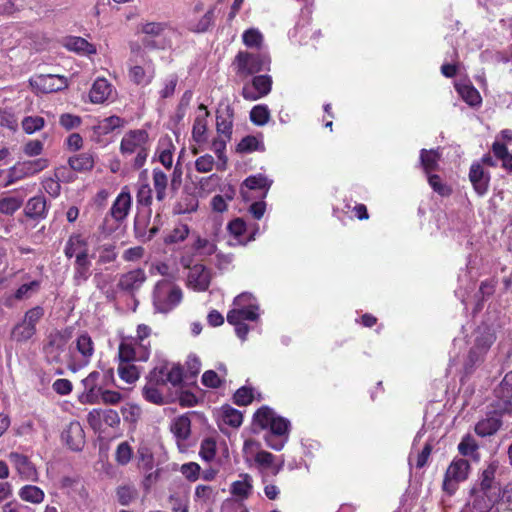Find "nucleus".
<instances>
[{"instance_id": "338daca9", "label": "nucleus", "mask_w": 512, "mask_h": 512, "mask_svg": "<svg viewBox=\"0 0 512 512\" xmlns=\"http://www.w3.org/2000/svg\"><path fill=\"white\" fill-rule=\"evenodd\" d=\"M0 125L11 131H16L18 127L17 118L10 109H0Z\"/></svg>"}, {"instance_id": "774afa93", "label": "nucleus", "mask_w": 512, "mask_h": 512, "mask_svg": "<svg viewBox=\"0 0 512 512\" xmlns=\"http://www.w3.org/2000/svg\"><path fill=\"white\" fill-rule=\"evenodd\" d=\"M194 249L201 255H212L216 251V245L209 239L198 237L194 243Z\"/></svg>"}, {"instance_id": "0eeeda50", "label": "nucleus", "mask_w": 512, "mask_h": 512, "mask_svg": "<svg viewBox=\"0 0 512 512\" xmlns=\"http://www.w3.org/2000/svg\"><path fill=\"white\" fill-rule=\"evenodd\" d=\"M209 116L210 113L204 104L198 106L191 131V152L197 155L201 152L209 138Z\"/></svg>"}, {"instance_id": "c85d7f7f", "label": "nucleus", "mask_w": 512, "mask_h": 512, "mask_svg": "<svg viewBox=\"0 0 512 512\" xmlns=\"http://www.w3.org/2000/svg\"><path fill=\"white\" fill-rule=\"evenodd\" d=\"M455 88L460 97L470 106H479L482 98L478 90L469 82H457Z\"/></svg>"}, {"instance_id": "5701e85b", "label": "nucleus", "mask_w": 512, "mask_h": 512, "mask_svg": "<svg viewBox=\"0 0 512 512\" xmlns=\"http://www.w3.org/2000/svg\"><path fill=\"white\" fill-rule=\"evenodd\" d=\"M132 197L127 186L123 187L121 192L116 197L110 209L111 216L116 221L124 220L131 209Z\"/></svg>"}, {"instance_id": "79ce46f5", "label": "nucleus", "mask_w": 512, "mask_h": 512, "mask_svg": "<svg viewBox=\"0 0 512 512\" xmlns=\"http://www.w3.org/2000/svg\"><path fill=\"white\" fill-rule=\"evenodd\" d=\"M24 198L18 195H5L0 198V213L13 215L23 204Z\"/></svg>"}, {"instance_id": "a19ab883", "label": "nucleus", "mask_w": 512, "mask_h": 512, "mask_svg": "<svg viewBox=\"0 0 512 512\" xmlns=\"http://www.w3.org/2000/svg\"><path fill=\"white\" fill-rule=\"evenodd\" d=\"M273 181L264 174H255L247 177L243 182V185L250 190H263L264 196L270 189Z\"/></svg>"}, {"instance_id": "f257e3e1", "label": "nucleus", "mask_w": 512, "mask_h": 512, "mask_svg": "<svg viewBox=\"0 0 512 512\" xmlns=\"http://www.w3.org/2000/svg\"><path fill=\"white\" fill-rule=\"evenodd\" d=\"M253 419L256 426L267 430L264 435L266 445L275 451L282 450L289 439L290 421L268 406L259 408Z\"/></svg>"}, {"instance_id": "72a5a7b5", "label": "nucleus", "mask_w": 512, "mask_h": 512, "mask_svg": "<svg viewBox=\"0 0 512 512\" xmlns=\"http://www.w3.org/2000/svg\"><path fill=\"white\" fill-rule=\"evenodd\" d=\"M496 469L497 466L495 464L488 465V467L484 469L482 473L479 485L475 488L485 491H493L495 489L496 492L501 493V487L494 480Z\"/></svg>"}, {"instance_id": "cd10ccee", "label": "nucleus", "mask_w": 512, "mask_h": 512, "mask_svg": "<svg viewBox=\"0 0 512 512\" xmlns=\"http://www.w3.org/2000/svg\"><path fill=\"white\" fill-rule=\"evenodd\" d=\"M63 437L72 450H80L84 444V431L79 422H71Z\"/></svg>"}, {"instance_id": "0e129e2a", "label": "nucleus", "mask_w": 512, "mask_h": 512, "mask_svg": "<svg viewBox=\"0 0 512 512\" xmlns=\"http://www.w3.org/2000/svg\"><path fill=\"white\" fill-rule=\"evenodd\" d=\"M201 467L196 462H188L180 467L181 474L191 482H195L200 477Z\"/></svg>"}, {"instance_id": "1a4fd4ad", "label": "nucleus", "mask_w": 512, "mask_h": 512, "mask_svg": "<svg viewBox=\"0 0 512 512\" xmlns=\"http://www.w3.org/2000/svg\"><path fill=\"white\" fill-rule=\"evenodd\" d=\"M44 316V309L35 306L25 312L23 319L11 330V337L16 342H26L36 334V325Z\"/></svg>"}, {"instance_id": "ea45409f", "label": "nucleus", "mask_w": 512, "mask_h": 512, "mask_svg": "<svg viewBox=\"0 0 512 512\" xmlns=\"http://www.w3.org/2000/svg\"><path fill=\"white\" fill-rule=\"evenodd\" d=\"M240 480H237L231 485V493L240 498H248L252 492V477L248 474L240 475Z\"/></svg>"}, {"instance_id": "39448f33", "label": "nucleus", "mask_w": 512, "mask_h": 512, "mask_svg": "<svg viewBox=\"0 0 512 512\" xmlns=\"http://www.w3.org/2000/svg\"><path fill=\"white\" fill-rule=\"evenodd\" d=\"M259 305L255 297L248 292L238 295L233 308L227 313L228 323H238L239 319L256 321L259 318Z\"/></svg>"}, {"instance_id": "37998d69", "label": "nucleus", "mask_w": 512, "mask_h": 512, "mask_svg": "<svg viewBox=\"0 0 512 512\" xmlns=\"http://www.w3.org/2000/svg\"><path fill=\"white\" fill-rule=\"evenodd\" d=\"M231 138L218 135L216 138L212 140L211 149L216 154L219 164L217 166L218 169H225L227 163V157L225 155L227 142L230 141Z\"/></svg>"}, {"instance_id": "3c124183", "label": "nucleus", "mask_w": 512, "mask_h": 512, "mask_svg": "<svg viewBox=\"0 0 512 512\" xmlns=\"http://www.w3.org/2000/svg\"><path fill=\"white\" fill-rule=\"evenodd\" d=\"M237 150L239 152L249 153L253 151H263L264 144L261 138L256 136H246L238 144Z\"/></svg>"}, {"instance_id": "c9c22d12", "label": "nucleus", "mask_w": 512, "mask_h": 512, "mask_svg": "<svg viewBox=\"0 0 512 512\" xmlns=\"http://www.w3.org/2000/svg\"><path fill=\"white\" fill-rule=\"evenodd\" d=\"M219 422L220 425H227L232 428H238L243 422V416L240 411L226 406L221 409Z\"/></svg>"}, {"instance_id": "13d9d810", "label": "nucleus", "mask_w": 512, "mask_h": 512, "mask_svg": "<svg viewBox=\"0 0 512 512\" xmlns=\"http://www.w3.org/2000/svg\"><path fill=\"white\" fill-rule=\"evenodd\" d=\"M243 43L249 48H260L263 42V35L258 29L250 28L242 35Z\"/></svg>"}, {"instance_id": "7c9ffc66", "label": "nucleus", "mask_w": 512, "mask_h": 512, "mask_svg": "<svg viewBox=\"0 0 512 512\" xmlns=\"http://www.w3.org/2000/svg\"><path fill=\"white\" fill-rule=\"evenodd\" d=\"M217 494L212 486L200 484L195 487L194 501L201 507L210 506L215 502Z\"/></svg>"}, {"instance_id": "412c9836", "label": "nucleus", "mask_w": 512, "mask_h": 512, "mask_svg": "<svg viewBox=\"0 0 512 512\" xmlns=\"http://www.w3.org/2000/svg\"><path fill=\"white\" fill-rule=\"evenodd\" d=\"M155 76V69L150 60L143 58L142 64H133L129 69V78L137 85H148Z\"/></svg>"}, {"instance_id": "f8f14e48", "label": "nucleus", "mask_w": 512, "mask_h": 512, "mask_svg": "<svg viewBox=\"0 0 512 512\" xmlns=\"http://www.w3.org/2000/svg\"><path fill=\"white\" fill-rule=\"evenodd\" d=\"M501 493L473 488L462 512H489L496 504Z\"/></svg>"}, {"instance_id": "49530a36", "label": "nucleus", "mask_w": 512, "mask_h": 512, "mask_svg": "<svg viewBox=\"0 0 512 512\" xmlns=\"http://www.w3.org/2000/svg\"><path fill=\"white\" fill-rule=\"evenodd\" d=\"M90 276V261L88 256L75 259L74 280L79 285L85 282Z\"/></svg>"}, {"instance_id": "4468645a", "label": "nucleus", "mask_w": 512, "mask_h": 512, "mask_svg": "<svg viewBox=\"0 0 512 512\" xmlns=\"http://www.w3.org/2000/svg\"><path fill=\"white\" fill-rule=\"evenodd\" d=\"M212 271L202 264L190 267L186 277V286L195 292H205L212 281Z\"/></svg>"}, {"instance_id": "f704fd0d", "label": "nucleus", "mask_w": 512, "mask_h": 512, "mask_svg": "<svg viewBox=\"0 0 512 512\" xmlns=\"http://www.w3.org/2000/svg\"><path fill=\"white\" fill-rule=\"evenodd\" d=\"M126 125V121L116 115L109 116L99 121L98 125L95 126V132L99 135H107L116 129L123 128Z\"/></svg>"}, {"instance_id": "4c0bfd02", "label": "nucleus", "mask_w": 512, "mask_h": 512, "mask_svg": "<svg viewBox=\"0 0 512 512\" xmlns=\"http://www.w3.org/2000/svg\"><path fill=\"white\" fill-rule=\"evenodd\" d=\"M191 422L187 416L175 418L170 426L171 432L178 441L186 440L190 435Z\"/></svg>"}, {"instance_id": "8fccbe9b", "label": "nucleus", "mask_w": 512, "mask_h": 512, "mask_svg": "<svg viewBox=\"0 0 512 512\" xmlns=\"http://www.w3.org/2000/svg\"><path fill=\"white\" fill-rule=\"evenodd\" d=\"M439 158L440 155L437 150H421L420 161L427 174L436 169Z\"/></svg>"}, {"instance_id": "de8ad7c7", "label": "nucleus", "mask_w": 512, "mask_h": 512, "mask_svg": "<svg viewBox=\"0 0 512 512\" xmlns=\"http://www.w3.org/2000/svg\"><path fill=\"white\" fill-rule=\"evenodd\" d=\"M161 220L160 216H156L153 222V226L146 232L145 226H141L140 221H136L134 228L136 237L142 241H150L160 230Z\"/></svg>"}, {"instance_id": "aec40b11", "label": "nucleus", "mask_w": 512, "mask_h": 512, "mask_svg": "<svg viewBox=\"0 0 512 512\" xmlns=\"http://www.w3.org/2000/svg\"><path fill=\"white\" fill-rule=\"evenodd\" d=\"M146 279L147 277L144 270L134 269L120 275L117 287L123 292L134 293L141 288Z\"/></svg>"}, {"instance_id": "6e6552de", "label": "nucleus", "mask_w": 512, "mask_h": 512, "mask_svg": "<svg viewBox=\"0 0 512 512\" xmlns=\"http://www.w3.org/2000/svg\"><path fill=\"white\" fill-rule=\"evenodd\" d=\"M270 57L264 53L239 52L235 58L237 74L249 76L270 69Z\"/></svg>"}, {"instance_id": "2f4dec72", "label": "nucleus", "mask_w": 512, "mask_h": 512, "mask_svg": "<svg viewBox=\"0 0 512 512\" xmlns=\"http://www.w3.org/2000/svg\"><path fill=\"white\" fill-rule=\"evenodd\" d=\"M153 188L156 194V199L162 202L167 195L168 176L159 168L152 170Z\"/></svg>"}, {"instance_id": "864d4df0", "label": "nucleus", "mask_w": 512, "mask_h": 512, "mask_svg": "<svg viewBox=\"0 0 512 512\" xmlns=\"http://www.w3.org/2000/svg\"><path fill=\"white\" fill-rule=\"evenodd\" d=\"M70 167L75 171H86L90 170L94 161L89 154H80L69 159Z\"/></svg>"}, {"instance_id": "69168bd1", "label": "nucleus", "mask_w": 512, "mask_h": 512, "mask_svg": "<svg viewBox=\"0 0 512 512\" xmlns=\"http://www.w3.org/2000/svg\"><path fill=\"white\" fill-rule=\"evenodd\" d=\"M214 166L215 160L210 154L201 155L195 160V169L199 173H209L214 169Z\"/></svg>"}, {"instance_id": "a18cd8bd", "label": "nucleus", "mask_w": 512, "mask_h": 512, "mask_svg": "<svg viewBox=\"0 0 512 512\" xmlns=\"http://www.w3.org/2000/svg\"><path fill=\"white\" fill-rule=\"evenodd\" d=\"M31 173L26 161L18 162L8 171V179L5 186H9L19 180L30 177Z\"/></svg>"}, {"instance_id": "9b49d317", "label": "nucleus", "mask_w": 512, "mask_h": 512, "mask_svg": "<svg viewBox=\"0 0 512 512\" xmlns=\"http://www.w3.org/2000/svg\"><path fill=\"white\" fill-rule=\"evenodd\" d=\"M150 356V343L139 342L133 337H125L119 345V359L124 361L145 362Z\"/></svg>"}, {"instance_id": "052dcab7", "label": "nucleus", "mask_w": 512, "mask_h": 512, "mask_svg": "<svg viewBox=\"0 0 512 512\" xmlns=\"http://www.w3.org/2000/svg\"><path fill=\"white\" fill-rule=\"evenodd\" d=\"M40 288V282L33 280L29 283L22 284L16 291L15 295L18 301L30 298Z\"/></svg>"}, {"instance_id": "5fc2aeb1", "label": "nucleus", "mask_w": 512, "mask_h": 512, "mask_svg": "<svg viewBox=\"0 0 512 512\" xmlns=\"http://www.w3.org/2000/svg\"><path fill=\"white\" fill-rule=\"evenodd\" d=\"M251 121L258 126H263L270 119V111L266 105H256L250 112Z\"/></svg>"}, {"instance_id": "6ab92c4d", "label": "nucleus", "mask_w": 512, "mask_h": 512, "mask_svg": "<svg viewBox=\"0 0 512 512\" xmlns=\"http://www.w3.org/2000/svg\"><path fill=\"white\" fill-rule=\"evenodd\" d=\"M99 371H92L89 375L82 380L84 391L79 395L78 400L82 404H97L99 403Z\"/></svg>"}, {"instance_id": "20e7f679", "label": "nucleus", "mask_w": 512, "mask_h": 512, "mask_svg": "<svg viewBox=\"0 0 512 512\" xmlns=\"http://www.w3.org/2000/svg\"><path fill=\"white\" fill-rule=\"evenodd\" d=\"M183 298L181 288L172 280H161L155 285L153 292V304L161 313L173 310Z\"/></svg>"}, {"instance_id": "f03ea898", "label": "nucleus", "mask_w": 512, "mask_h": 512, "mask_svg": "<svg viewBox=\"0 0 512 512\" xmlns=\"http://www.w3.org/2000/svg\"><path fill=\"white\" fill-rule=\"evenodd\" d=\"M151 141L144 129L127 131L120 141V153L123 158L129 159L136 169L141 168L147 161Z\"/></svg>"}, {"instance_id": "f3484780", "label": "nucleus", "mask_w": 512, "mask_h": 512, "mask_svg": "<svg viewBox=\"0 0 512 512\" xmlns=\"http://www.w3.org/2000/svg\"><path fill=\"white\" fill-rule=\"evenodd\" d=\"M8 459L22 480L31 482L38 481L39 473L35 465L26 455L18 452H11L8 455Z\"/></svg>"}, {"instance_id": "c756f323", "label": "nucleus", "mask_w": 512, "mask_h": 512, "mask_svg": "<svg viewBox=\"0 0 512 512\" xmlns=\"http://www.w3.org/2000/svg\"><path fill=\"white\" fill-rule=\"evenodd\" d=\"M174 150L175 147L171 138L162 137L159 139L157 146L158 160L166 169H170L172 167Z\"/></svg>"}, {"instance_id": "e2e57ef3", "label": "nucleus", "mask_w": 512, "mask_h": 512, "mask_svg": "<svg viewBox=\"0 0 512 512\" xmlns=\"http://www.w3.org/2000/svg\"><path fill=\"white\" fill-rule=\"evenodd\" d=\"M199 455L204 461H212L216 455V441L212 438L204 439L201 443Z\"/></svg>"}, {"instance_id": "58836bf2", "label": "nucleus", "mask_w": 512, "mask_h": 512, "mask_svg": "<svg viewBox=\"0 0 512 512\" xmlns=\"http://www.w3.org/2000/svg\"><path fill=\"white\" fill-rule=\"evenodd\" d=\"M235 196V190L232 187H227L223 194L215 195L211 199V208L214 212L223 213L227 210L228 202L232 201Z\"/></svg>"}, {"instance_id": "2eb2a0df", "label": "nucleus", "mask_w": 512, "mask_h": 512, "mask_svg": "<svg viewBox=\"0 0 512 512\" xmlns=\"http://www.w3.org/2000/svg\"><path fill=\"white\" fill-rule=\"evenodd\" d=\"M183 370L179 365L163 364L159 367H155L149 375V381L155 383H171L173 386H177L182 382Z\"/></svg>"}, {"instance_id": "e433bc0d", "label": "nucleus", "mask_w": 512, "mask_h": 512, "mask_svg": "<svg viewBox=\"0 0 512 512\" xmlns=\"http://www.w3.org/2000/svg\"><path fill=\"white\" fill-rule=\"evenodd\" d=\"M25 214L29 218H44L46 214V201L42 196L29 199L25 207Z\"/></svg>"}, {"instance_id": "dca6fc26", "label": "nucleus", "mask_w": 512, "mask_h": 512, "mask_svg": "<svg viewBox=\"0 0 512 512\" xmlns=\"http://www.w3.org/2000/svg\"><path fill=\"white\" fill-rule=\"evenodd\" d=\"M31 87L39 93H52L66 88L67 81L63 76L46 74L37 75L29 80Z\"/></svg>"}, {"instance_id": "a878e982", "label": "nucleus", "mask_w": 512, "mask_h": 512, "mask_svg": "<svg viewBox=\"0 0 512 512\" xmlns=\"http://www.w3.org/2000/svg\"><path fill=\"white\" fill-rule=\"evenodd\" d=\"M64 47L69 51L81 55H94L97 53V48L94 44L88 42L86 39L78 36H70L64 40Z\"/></svg>"}, {"instance_id": "4d7b16f0", "label": "nucleus", "mask_w": 512, "mask_h": 512, "mask_svg": "<svg viewBox=\"0 0 512 512\" xmlns=\"http://www.w3.org/2000/svg\"><path fill=\"white\" fill-rule=\"evenodd\" d=\"M116 496L121 505L127 506L136 499L137 490L132 486L123 485L117 488Z\"/></svg>"}, {"instance_id": "ddd939ff", "label": "nucleus", "mask_w": 512, "mask_h": 512, "mask_svg": "<svg viewBox=\"0 0 512 512\" xmlns=\"http://www.w3.org/2000/svg\"><path fill=\"white\" fill-rule=\"evenodd\" d=\"M243 455L246 462H254L260 469L273 467L274 455L270 452L261 450L260 444L253 439L245 440L243 445Z\"/></svg>"}, {"instance_id": "6e6d98bb", "label": "nucleus", "mask_w": 512, "mask_h": 512, "mask_svg": "<svg viewBox=\"0 0 512 512\" xmlns=\"http://www.w3.org/2000/svg\"><path fill=\"white\" fill-rule=\"evenodd\" d=\"M136 199L139 205L150 206L152 204L153 190L146 179L139 184Z\"/></svg>"}, {"instance_id": "680f3d73", "label": "nucleus", "mask_w": 512, "mask_h": 512, "mask_svg": "<svg viewBox=\"0 0 512 512\" xmlns=\"http://www.w3.org/2000/svg\"><path fill=\"white\" fill-rule=\"evenodd\" d=\"M44 125L45 121L40 116H27L22 120V128L27 134L41 130Z\"/></svg>"}, {"instance_id": "09e8293b", "label": "nucleus", "mask_w": 512, "mask_h": 512, "mask_svg": "<svg viewBox=\"0 0 512 512\" xmlns=\"http://www.w3.org/2000/svg\"><path fill=\"white\" fill-rule=\"evenodd\" d=\"M189 232L190 229L187 224L179 223L164 238V243L170 245L183 242L188 237Z\"/></svg>"}, {"instance_id": "c03bdc74", "label": "nucleus", "mask_w": 512, "mask_h": 512, "mask_svg": "<svg viewBox=\"0 0 512 512\" xmlns=\"http://www.w3.org/2000/svg\"><path fill=\"white\" fill-rule=\"evenodd\" d=\"M118 374L123 381L128 384H132L138 380L140 372L137 366L134 365L131 361L122 362L120 360Z\"/></svg>"}, {"instance_id": "9d476101", "label": "nucleus", "mask_w": 512, "mask_h": 512, "mask_svg": "<svg viewBox=\"0 0 512 512\" xmlns=\"http://www.w3.org/2000/svg\"><path fill=\"white\" fill-rule=\"evenodd\" d=\"M470 464L462 458H455L446 469L442 489L448 495H453L458 489V484L468 478Z\"/></svg>"}, {"instance_id": "4be33fe9", "label": "nucleus", "mask_w": 512, "mask_h": 512, "mask_svg": "<svg viewBox=\"0 0 512 512\" xmlns=\"http://www.w3.org/2000/svg\"><path fill=\"white\" fill-rule=\"evenodd\" d=\"M234 111L228 103H221L216 115L217 134L231 138Z\"/></svg>"}, {"instance_id": "603ef678", "label": "nucleus", "mask_w": 512, "mask_h": 512, "mask_svg": "<svg viewBox=\"0 0 512 512\" xmlns=\"http://www.w3.org/2000/svg\"><path fill=\"white\" fill-rule=\"evenodd\" d=\"M492 151L496 158L502 161L503 167L512 171V154L509 153L505 144L498 141L494 142Z\"/></svg>"}, {"instance_id": "bb28decb", "label": "nucleus", "mask_w": 512, "mask_h": 512, "mask_svg": "<svg viewBox=\"0 0 512 512\" xmlns=\"http://www.w3.org/2000/svg\"><path fill=\"white\" fill-rule=\"evenodd\" d=\"M64 252L68 258L88 256L87 242L79 234L72 235L66 243Z\"/></svg>"}, {"instance_id": "473e14b6", "label": "nucleus", "mask_w": 512, "mask_h": 512, "mask_svg": "<svg viewBox=\"0 0 512 512\" xmlns=\"http://www.w3.org/2000/svg\"><path fill=\"white\" fill-rule=\"evenodd\" d=\"M18 496L24 502L37 505L44 501L45 493L38 486L24 485L19 489Z\"/></svg>"}, {"instance_id": "7ed1b4c3", "label": "nucleus", "mask_w": 512, "mask_h": 512, "mask_svg": "<svg viewBox=\"0 0 512 512\" xmlns=\"http://www.w3.org/2000/svg\"><path fill=\"white\" fill-rule=\"evenodd\" d=\"M472 345L464 361V372L470 374L481 363L496 340L494 330L488 325L478 326L472 334Z\"/></svg>"}, {"instance_id": "423d86ee", "label": "nucleus", "mask_w": 512, "mask_h": 512, "mask_svg": "<svg viewBox=\"0 0 512 512\" xmlns=\"http://www.w3.org/2000/svg\"><path fill=\"white\" fill-rule=\"evenodd\" d=\"M93 354L94 342L92 338L87 333L80 334L74 345L71 346L68 367L73 372L82 369L90 363Z\"/></svg>"}, {"instance_id": "393cba45", "label": "nucleus", "mask_w": 512, "mask_h": 512, "mask_svg": "<svg viewBox=\"0 0 512 512\" xmlns=\"http://www.w3.org/2000/svg\"><path fill=\"white\" fill-rule=\"evenodd\" d=\"M113 93V86L105 78H97L89 92L92 103L100 104L107 101Z\"/></svg>"}, {"instance_id": "b1692460", "label": "nucleus", "mask_w": 512, "mask_h": 512, "mask_svg": "<svg viewBox=\"0 0 512 512\" xmlns=\"http://www.w3.org/2000/svg\"><path fill=\"white\" fill-rule=\"evenodd\" d=\"M469 179L474 190L479 196L486 194L489 186L490 176L486 173L480 163H474L470 167Z\"/></svg>"}, {"instance_id": "a211bd4d", "label": "nucleus", "mask_w": 512, "mask_h": 512, "mask_svg": "<svg viewBox=\"0 0 512 512\" xmlns=\"http://www.w3.org/2000/svg\"><path fill=\"white\" fill-rule=\"evenodd\" d=\"M272 89V78L269 75H259L252 79L251 84H247L242 89V96L249 101H256L265 97Z\"/></svg>"}, {"instance_id": "bf43d9fd", "label": "nucleus", "mask_w": 512, "mask_h": 512, "mask_svg": "<svg viewBox=\"0 0 512 512\" xmlns=\"http://www.w3.org/2000/svg\"><path fill=\"white\" fill-rule=\"evenodd\" d=\"M499 427V421L497 419L490 418L478 422L475 427V431L480 436H488L495 433Z\"/></svg>"}]
</instances>
